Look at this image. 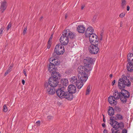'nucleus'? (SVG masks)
Here are the masks:
<instances>
[{
    "label": "nucleus",
    "mask_w": 133,
    "mask_h": 133,
    "mask_svg": "<svg viewBox=\"0 0 133 133\" xmlns=\"http://www.w3.org/2000/svg\"><path fill=\"white\" fill-rule=\"evenodd\" d=\"M131 83L129 80L128 79L125 75H123L122 78L119 79L118 81V86L120 89H122V92L121 93V98L120 100L123 103H125L127 101V98L129 97V94L127 90H124L125 86H130Z\"/></svg>",
    "instance_id": "nucleus-1"
},
{
    "label": "nucleus",
    "mask_w": 133,
    "mask_h": 133,
    "mask_svg": "<svg viewBox=\"0 0 133 133\" xmlns=\"http://www.w3.org/2000/svg\"><path fill=\"white\" fill-rule=\"evenodd\" d=\"M92 68H87L83 66H79L77 69L78 72V76L79 79L84 82H85L88 77V74Z\"/></svg>",
    "instance_id": "nucleus-2"
},
{
    "label": "nucleus",
    "mask_w": 133,
    "mask_h": 133,
    "mask_svg": "<svg viewBox=\"0 0 133 133\" xmlns=\"http://www.w3.org/2000/svg\"><path fill=\"white\" fill-rule=\"evenodd\" d=\"M75 37L74 34L69 29L65 30L63 32L62 35L60 38V41L63 45H66L68 43L69 38L72 39Z\"/></svg>",
    "instance_id": "nucleus-3"
},
{
    "label": "nucleus",
    "mask_w": 133,
    "mask_h": 133,
    "mask_svg": "<svg viewBox=\"0 0 133 133\" xmlns=\"http://www.w3.org/2000/svg\"><path fill=\"white\" fill-rule=\"evenodd\" d=\"M62 88L58 89L56 91L57 95L59 97L62 98H65L69 100H71L73 98V95L71 94H68L65 92L63 90L64 87H63Z\"/></svg>",
    "instance_id": "nucleus-4"
},
{
    "label": "nucleus",
    "mask_w": 133,
    "mask_h": 133,
    "mask_svg": "<svg viewBox=\"0 0 133 133\" xmlns=\"http://www.w3.org/2000/svg\"><path fill=\"white\" fill-rule=\"evenodd\" d=\"M54 51L55 53L53 54L54 56L56 55L55 53L58 55L62 54L64 51V46L62 44H58L56 46Z\"/></svg>",
    "instance_id": "nucleus-5"
},
{
    "label": "nucleus",
    "mask_w": 133,
    "mask_h": 133,
    "mask_svg": "<svg viewBox=\"0 0 133 133\" xmlns=\"http://www.w3.org/2000/svg\"><path fill=\"white\" fill-rule=\"evenodd\" d=\"M98 46V44L97 45L96 44H91L90 45L88 48L90 52L92 54H97L99 50Z\"/></svg>",
    "instance_id": "nucleus-6"
},
{
    "label": "nucleus",
    "mask_w": 133,
    "mask_h": 133,
    "mask_svg": "<svg viewBox=\"0 0 133 133\" xmlns=\"http://www.w3.org/2000/svg\"><path fill=\"white\" fill-rule=\"evenodd\" d=\"M84 65L88 68H92L91 67L93 63V59L92 58L90 57H86L83 60Z\"/></svg>",
    "instance_id": "nucleus-7"
},
{
    "label": "nucleus",
    "mask_w": 133,
    "mask_h": 133,
    "mask_svg": "<svg viewBox=\"0 0 133 133\" xmlns=\"http://www.w3.org/2000/svg\"><path fill=\"white\" fill-rule=\"evenodd\" d=\"M44 85L45 88L46 89V92L49 94L52 95L55 93V90L54 88L49 86L48 83H45Z\"/></svg>",
    "instance_id": "nucleus-8"
},
{
    "label": "nucleus",
    "mask_w": 133,
    "mask_h": 133,
    "mask_svg": "<svg viewBox=\"0 0 133 133\" xmlns=\"http://www.w3.org/2000/svg\"><path fill=\"white\" fill-rule=\"evenodd\" d=\"M110 124L114 128L118 129L120 128L121 129L124 127V124L122 123H119L113 120L111 123H110Z\"/></svg>",
    "instance_id": "nucleus-9"
},
{
    "label": "nucleus",
    "mask_w": 133,
    "mask_h": 133,
    "mask_svg": "<svg viewBox=\"0 0 133 133\" xmlns=\"http://www.w3.org/2000/svg\"><path fill=\"white\" fill-rule=\"evenodd\" d=\"M89 40L91 43L92 44H96L97 45L98 44V39L97 36L95 35L92 34L89 36Z\"/></svg>",
    "instance_id": "nucleus-10"
},
{
    "label": "nucleus",
    "mask_w": 133,
    "mask_h": 133,
    "mask_svg": "<svg viewBox=\"0 0 133 133\" xmlns=\"http://www.w3.org/2000/svg\"><path fill=\"white\" fill-rule=\"evenodd\" d=\"M48 83L49 84V86L54 87H56L58 85V81L57 80L50 77L49 79Z\"/></svg>",
    "instance_id": "nucleus-11"
},
{
    "label": "nucleus",
    "mask_w": 133,
    "mask_h": 133,
    "mask_svg": "<svg viewBox=\"0 0 133 133\" xmlns=\"http://www.w3.org/2000/svg\"><path fill=\"white\" fill-rule=\"evenodd\" d=\"M93 28L91 26H89L86 30L85 35L86 37H89V36L92 34H94Z\"/></svg>",
    "instance_id": "nucleus-12"
},
{
    "label": "nucleus",
    "mask_w": 133,
    "mask_h": 133,
    "mask_svg": "<svg viewBox=\"0 0 133 133\" xmlns=\"http://www.w3.org/2000/svg\"><path fill=\"white\" fill-rule=\"evenodd\" d=\"M68 89L70 94L72 95L76 92V87L75 85L71 84L68 87Z\"/></svg>",
    "instance_id": "nucleus-13"
},
{
    "label": "nucleus",
    "mask_w": 133,
    "mask_h": 133,
    "mask_svg": "<svg viewBox=\"0 0 133 133\" xmlns=\"http://www.w3.org/2000/svg\"><path fill=\"white\" fill-rule=\"evenodd\" d=\"M108 101L112 105H115L117 104L116 100L114 98L113 96H110L108 98Z\"/></svg>",
    "instance_id": "nucleus-14"
},
{
    "label": "nucleus",
    "mask_w": 133,
    "mask_h": 133,
    "mask_svg": "<svg viewBox=\"0 0 133 133\" xmlns=\"http://www.w3.org/2000/svg\"><path fill=\"white\" fill-rule=\"evenodd\" d=\"M113 95V97L116 100L119 98L120 99L121 98V93H119L117 90H114Z\"/></svg>",
    "instance_id": "nucleus-15"
},
{
    "label": "nucleus",
    "mask_w": 133,
    "mask_h": 133,
    "mask_svg": "<svg viewBox=\"0 0 133 133\" xmlns=\"http://www.w3.org/2000/svg\"><path fill=\"white\" fill-rule=\"evenodd\" d=\"M52 73L53 76L51 78L57 80L60 79V74L58 72L54 71L52 72Z\"/></svg>",
    "instance_id": "nucleus-16"
},
{
    "label": "nucleus",
    "mask_w": 133,
    "mask_h": 133,
    "mask_svg": "<svg viewBox=\"0 0 133 133\" xmlns=\"http://www.w3.org/2000/svg\"><path fill=\"white\" fill-rule=\"evenodd\" d=\"M85 28L83 25H79L77 28V31L79 33H83L85 30Z\"/></svg>",
    "instance_id": "nucleus-17"
},
{
    "label": "nucleus",
    "mask_w": 133,
    "mask_h": 133,
    "mask_svg": "<svg viewBox=\"0 0 133 133\" xmlns=\"http://www.w3.org/2000/svg\"><path fill=\"white\" fill-rule=\"evenodd\" d=\"M128 60L129 63L133 64V54H129L128 55Z\"/></svg>",
    "instance_id": "nucleus-18"
},
{
    "label": "nucleus",
    "mask_w": 133,
    "mask_h": 133,
    "mask_svg": "<svg viewBox=\"0 0 133 133\" xmlns=\"http://www.w3.org/2000/svg\"><path fill=\"white\" fill-rule=\"evenodd\" d=\"M56 69L55 68V65H54L53 64L50 63L49 64V66L48 67V70L50 72L55 71Z\"/></svg>",
    "instance_id": "nucleus-19"
},
{
    "label": "nucleus",
    "mask_w": 133,
    "mask_h": 133,
    "mask_svg": "<svg viewBox=\"0 0 133 133\" xmlns=\"http://www.w3.org/2000/svg\"><path fill=\"white\" fill-rule=\"evenodd\" d=\"M6 2L5 1H4L2 3L1 6V11L2 12H3L6 9Z\"/></svg>",
    "instance_id": "nucleus-20"
},
{
    "label": "nucleus",
    "mask_w": 133,
    "mask_h": 133,
    "mask_svg": "<svg viewBox=\"0 0 133 133\" xmlns=\"http://www.w3.org/2000/svg\"><path fill=\"white\" fill-rule=\"evenodd\" d=\"M50 63H51V62H52V64H53L54 65H57L59 64V63L58 62L57 59H53V58L51 57L49 59Z\"/></svg>",
    "instance_id": "nucleus-21"
},
{
    "label": "nucleus",
    "mask_w": 133,
    "mask_h": 133,
    "mask_svg": "<svg viewBox=\"0 0 133 133\" xmlns=\"http://www.w3.org/2000/svg\"><path fill=\"white\" fill-rule=\"evenodd\" d=\"M79 80H77L76 77L74 76L71 77L70 79V82L73 84L75 85Z\"/></svg>",
    "instance_id": "nucleus-22"
},
{
    "label": "nucleus",
    "mask_w": 133,
    "mask_h": 133,
    "mask_svg": "<svg viewBox=\"0 0 133 133\" xmlns=\"http://www.w3.org/2000/svg\"><path fill=\"white\" fill-rule=\"evenodd\" d=\"M133 64L129 63L127 66V69L128 70L131 72L133 70Z\"/></svg>",
    "instance_id": "nucleus-23"
},
{
    "label": "nucleus",
    "mask_w": 133,
    "mask_h": 133,
    "mask_svg": "<svg viewBox=\"0 0 133 133\" xmlns=\"http://www.w3.org/2000/svg\"><path fill=\"white\" fill-rule=\"evenodd\" d=\"M81 80V81L78 80L77 83L75 85H76L77 88L79 89H81L83 85V82H84L82 81Z\"/></svg>",
    "instance_id": "nucleus-24"
},
{
    "label": "nucleus",
    "mask_w": 133,
    "mask_h": 133,
    "mask_svg": "<svg viewBox=\"0 0 133 133\" xmlns=\"http://www.w3.org/2000/svg\"><path fill=\"white\" fill-rule=\"evenodd\" d=\"M109 109H108V114L110 116H112L114 113V110L111 107H109Z\"/></svg>",
    "instance_id": "nucleus-25"
},
{
    "label": "nucleus",
    "mask_w": 133,
    "mask_h": 133,
    "mask_svg": "<svg viewBox=\"0 0 133 133\" xmlns=\"http://www.w3.org/2000/svg\"><path fill=\"white\" fill-rule=\"evenodd\" d=\"M61 83L63 84L64 86H66L68 84V81L66 79H63L61 80Z\"/></svg>",
    "instance_id": "nucleus-26"
},
{
    "label": "nucleus",
    "mask_w": 133,
    "mask_h": 133,
    "mask_svg": "<svg viewBox=\"0 0 133 133\" xmlns=\"http://www.w3.org/2000/svg\"><path fill=\"white\" fill-rule=\"evenodd\" d=\"M121 6L122 9H124L125 8L126 4V2L125 0H121Z\"/></svg>",
    "instance_id": "nucleus-27"
},
{
    "label": "nucleus",
    "mask_w": 133,
    "mask_h": 133,
    "mask_svg": "<svg viewBox=\"0 0 133 133\" xmlns=\"http://www.w3.org/2000/svg\"><path fill=\"white\" fill-rule=\"evenodd\" d=\"M111 131L112 133H120V131L118 130H117L115 128L111 129Z\"/></svg>",
    "instance_id": "nucleus-28"
},
{
    "label": "nucleus",
    "mask_w": 133,
    "mask_h": 133,
    "mask_svg": "<svg viewBox=\"0 0 133 133\" xmlns=\"http://www.w3.org/2000/svg\"><path fill=\"white\" fill-rule=\"evenodd\" d=\"M90 85H89L88 86L87 90L86 92V95H88L89 94V93L90 92Z\"/></svg>",
    "instance_id": "nucleus-29"
},
{
    "label": "nucleus",
    "mask_w": 133,
    "mask_h": 133,
    "mask_svg": "<svg viewBox=\"0 0 133 133\" xmlns=\"http://www.w3.org/2000/svg\"><path fill=\"white\" fill-rule=\"evenodd\" d=\"M116 117L119 120H121L123 119V116L119 114H117L116 115Z\"/></svg>",
    "instance_id": "nucleus-30"
},
{
    "label": "nucleus",
    "mask_w": 133,
    "mask_h": 133,
    "mask_svg": "<svg viewBox=\"0 0 133 133\" xmlns=\"http://www.w3.org/2000/svg\"><path fill=\"white\" fill-rule=\"evenodd\" d=\"M7 110L8 109L6 105V104H4L3 106V111L5 112H6Z\"/></svg>",
    "instance_id": "nucleus-31"
},
{
    "label": "nucleus",
    "mask_w": 133,
    "mask_h": 133,
    "mask_svg": "<svg viewBox=\"0 0 133 133\" xmlns=\"http://www.w3.org/2000/svg\"><path fill=\"white\" fill-rule=\"evenodd\" d=\"M114 109L115 110L118 112H120L121 110L120 108L117 107H115Z\"/></svg>",
    "instance_id": "nucleus-32"
},
{
    "label": "nucleus",
    "mask_w": 133,
    "mask_h": 133,
    "mask_svg": "<svg viewBox=\"0 0 133 133\" xmlns=\"http://www.w3.org/2000/svg\"><path fill=\"white\" fill-rule=\"evenodd\" d=\"M47 118L48 121H50L53 119V118L52 116L49 115L47 116Z\"/></svg>",
    "instance_id": "nucleus-33"
},
{
    "label": "nucleus",
    "mask_w": 133,
    "mask_h": 133,
    "mask_svg": "<svg viewBox=\"0 0 133 133\" xmlns=\"http://www.w3.org/2000/svg\"><path fill=\"white\" fill-rule=\"evenodd\" d=\"M27 30V27L26 26L23 29V35H24L26 32V31Z\"/></svg>",
    "instance_id": "nucleus-34"
},
{
    "label": "nucleus",
    "mask_w": 133,
    "mask_h": 133,
    "mask_svg": "<svg viewBox=\"0 0 133 133\" xmlns=\"http://www.w3.org/2000/svg\"><path fill=\"white\" fill-rule=\"evenodd\" d=\"M97 16H94L92 19V21L94 22H95L97 20Z\"/></svg>",
    "instance_id": "nucleus-35"
},
{
    "label": "nucleus",
    "mask_w": 133,
    "mask_h": 133,
    "mask_svg": "<svg viewBox=\"0 0 133 133\" xmlns=\"http://www.w3.org/2000/svg\"><path fill=\"white\" fill-rule=\"evenodd\" d=\"M125 15V13L123 12L121 13L119 15V17L121 18L123 17Z\"/></svg>",
    "instance_id": "nucleus-36"
},
{
    "label": "nucleus",
    "mask_w": 133,
    "mask_h": 133,
    "mask_svg": "<svg viewBox=\"0 0 133 133\" xmlns=\"http://www.w3.org/2000/svg\"><path fill=\"white\" fill-rule=\"evenodd\" d=\"M40 121H38L37 122H36V126L38 127V126H39L40 125Z\"/></svg>",
    "instance_id": "nucleus-37"
},
{
    "label": "nucleus",
    "mask_w": 133,
    "mask_h": 133,
    "mask_svg": "<svg viewBox=\"0 0 133 133\" xmlns=\"http://www.w3.org/2000/svg\"><path fill=\"white\" fill-rule=\"evenodd\" d=\"M10 71L11 70L8 69L5 74L4 76H6L9 72H10Z\"/></svg>",
    "instance_id": "nucleus-38"
},
{
    "label": "nucleus",
    "mask_w": 133,
    "mask_h": 133,
    "mask_svg": "<svg viewBox=\"0 0 133 133\" xmlns=\"http://www.w3.org/2000/svg\"><path fill=\"white\" fill-rule=\"evenodd\" d=\"M11 24L10 23L8 25L7 28V30H8L9 29L11 28Z\"/></svg>",
    "instance_id": "nucleus-39"
},
{
    "label": "nucleus",
    "mask_w": 133,
    "mask_h": 133,
    "mask_svg": "<svg viewBox=\"0 0 133 133\" xmlns=\"http://www.w3.org/2000/svg\"><path fill=\"white\" fill-rule=\"evenodd\" d=\"M4 29V27H2L0 29V35L2 33L3 30Z\"/></svg>",
    "instance_id": "nucleus-40"
},
{
    "label": "nucleus",
    "mask_w": 133,
    "mask_h": 133,
    "mask_svg": "<svg viewBox=\"0 0 133 133\" xmlns=\"http://www.w3.org/2000/svg\"><path fill=\"white\" fill-rule=\"evenodd\" d=\"M127 131L126 129L123 130L122 131V133H127Z\"/></svg>",
    "instance_id": "nucleus-41"
},
{
    "label": "nucleus",
    "mask_w": 133,
    "mask_h": 133,
    "mask_svg": "<svg viewBox=\"0 0 133 133\" xmlns=\"http://www.w3.org/2000/svg\"><path fill=\"white\" fill-rule=\"evenodd\" d=\"M13 65H10L8 68V69L9 70H11V69L12 68V67H13Z\"/></svg>",
    "instance_id": "nucleus-42"
},
{
    "label": "nucleus",
    "mask_w": 133,
    "mask_h": 133,
    "mask_svg": "<svg viewBox=\"0 0 133 133\" xmlns=\"http://www.w3.org/2000/svg\"><path fill=\"white\" fill-rule=\"evenodd\" d=\"M23 72L24 74L25 75V76H27V75H26V70L25 69H24L23 70Z\"/></svg>",
    "instance_id": "nucleus-43"
},
{
    "label": "nucleus",
    "mask_w": 133,
    "mask_h": 133,
    "mask_svg": "<svg viewBox=\"0 0 133 133\" xmlns=\"http://www.w3.org/2000/svg\"><path fill=\"white\" fill-rule=\"evenodd\" d=\"M115 82V80H114V81H113L112 83V86H113L114 85Z\"/></svg>",
    "instance_id": "nucleus-44"
},
{
    "label": "nucleus",
    "mask_w": 133,
    "mask_h": 133,
    "mask_svg": "<svg viewBox=\"0 0 133 133\" xmlns=\"http://www.w3.org/2000/svg\"><path fill=\"white\" fill-rule=\"evenodd\" d=\"M130 9V7L128 5L127 7V11H129Z\"/></svg>",
    "instance_id": "nucleus-45"
},
{
    "label": "nucleus",
    "mask_w": 133,
    "mask_h": 133,
    "mask_svg": "<svg viewBox=\"0 0 133 133\" xmlns=\"http://www.w3.org/2000/svg\"><path fill=\"white\" fill-rule=\"evenodd\" d=\"M53 35V34H51V36H50V38L49 39V40H51L52 39V37Z\"/></svg>",
    "instance_id": "nucleus-46"
},
{
    "label": "nucleus",
    "mask_w": 133,
    "mask_h": 133,
    "mask_svg": "<svg viewBox=\"0 0 133 133\" xmlns=\"http://www.w3.org/2000/svg\"><path fill=\"white\" fill-rule=\"evenodd\" d=\"M22 84L23 85H24V84L25 83V81H24V80L23 79L22 80Z\"/></svg>",
    "instance_id": "nucleus-47"
},
{
    "label": "nucleus",
    "mask_w": 133,
    "mask_h": 133,
    "mask_svg": "<svg viewBox=\"0 0 133 133\" xmlns=\"http://www.w3.org/2000/svg\"><path fill=\"white\" fill-rule=\"evenodd\" d=\"M51 44H48V46H47V48L48 49H49L50 48V45Z\"/></svg>",
    "instance_id": "nucleus-48"
},
{
    "label": "nucleus",
    "mask_w": 133,
    "mask_h": 133,
    "mask_svg": "<svg viewBox=\"0 0 133 133\" xmlns=\"http://www.w3.org/2000/svg\"><path fill=\"white\" fill-rule=\"evenodd\" d=\"M104 133H107V131L106 130H104L103 131Z\"/></svg>",
    "instance_id": "nucleus-49"
},
{
    "label": "nucleus",
    "mask_w": 133,
    "mask_h": 133,
    "mask_svg": "<svg viewBox=\"0 0 133 133\" xmlns=\"http://www.w3.org/2000/svg\"><path fill=\"white\" fill-rule=\"evenodd\" d=\"M84 5H83L82 6L81 8V9L83 10L84 9Z\"/></svg>",
    "instance_id": "nucleus-50"
},
{
    "label": "nucleus",
    "mask_w": 133,
    "mask_h": 133,
    "mask_svg": "<svg viewBox=\"0 0 133 133\" xmlns=\"http://www.w3.org/2000/svg\"><path fill=\"white\" fill-rule=\"evenodd\" d=\"M102 125L103 127H104L105 126V124L104 123H103L102 124Z\"/></svg>",
    "instance_id": "nucleus-51"
},
{
    "label": "nucleus",
    "mask_w": 133,
    "mask_h": 133,
    "mask_svg": "<svg viewBox=\"0 0 133 133\" xmlns=\"http://www.w3.org/2000/svg\"><path fill=\"white\" fill-rule=\"evenodd\" d=\"M50 40H49V41H48V44H51L50 42Z\"/></svg>",
    "instance_id": "nucleus-52"
},
{
    "label": "nucleus",
    "mask_w": 133,
    "mask_h": 133,
    "mask_svg": "<svg viewBox=\"0 0 133 133\" xmlns=\"http://www.w3.org/2000/svg\"><path fill=\"white\" fill-rule=\"evenodd\" d=\"M122 23L121 22L120 23V26L121 27H122Z\"/></svg>",
    "instance_id": "nucleus-53"
},
{
    "label": "nucleus",
    "mask_w": 133,
    "mask_h": 133,
    "mask_svg": "<svg viewBox=\"0 0 133 133\" xmlns=\"http://www.w3.org/2000/svg\"><path fill=\"white\" fill-rule=\"evenodd\" d=\"M112 74H110V75H109V76L111 78L112 77Z\"/></svg>",
    "instance_id": "nucleus-54"
},
{
    "label": "nucleus",
    "mask_w": 133,
    "mask_h": 133,
    "mask_svg": "<svg viewBox=\"0 0 133 133\" xmlns=\"http://www.w3.org/2000/svg\"><path fill=\"white\" fill-rule=\"evenodd\" d=\"M68 16H67V15H65V19H66V18H67V17Z\"/></svg>",
    "instance_id": "nucleus-55"
},
{
    "label": "nucleus",
    "mask_w": 133,
    "mask_h": 133,
    "mask_svg": "<svg viewBox=\"0 0 133 133\" xmlns=\"http://www.w3.org/2000/svg\"><path fill=\"white\" fill-rule=\"evenodd\" d=\"M103 121L104 122L105 121V119H104V118L103 119Z\"/></svg>",
    "instance_id": "nucleus-56"
},
{
    "label": "nucleus",
    "mask_w": 133,
    "mask_h": 133,
    "mask_svg": "<svg viewBox=\"0 0 133 133\" xmlns=\"http://www.w3.org/2000/svg\"><path fill=\"white\" fill-rule=\"evenodd\" d=\"M43 18V17H41L40 18V19H41Z\"/></svg>",
    "instance_id": "nucleus-57"
},
{
    "label": "nucleus",
    "mask_w": 133,
    "mask_h": 133,
    "mask_svg": "<svg viewBox=\"0 0 133 133\" xmlns=\"http://www.w3.org/2000/svg\"><path fill=\"white\" fill-rule=\"evenodd\" d=\"M110 119L111 120V118H110Z\"/></svg>",
    "instance_id": "nucleus-58"
},
{
    "label": "nucleus",
    "mask_w": 133,
    "mask_h": 133,
    "mask_svg": "<svg viewBox=\"0 0 133 133\" xmlns=\"http://www.w3.org/2000/svg\"><path fill=\"white\" fill-rule=\"evenodd\" d=\"M1 133V131H0V133Z\"/></svg>",
    "instance_id": "nucleus-59"
}]
</instances>
